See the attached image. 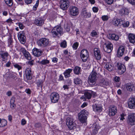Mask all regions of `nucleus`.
I'll return each mask as SVG.
<instances>
[{"mask_svg": "<svg viewBox=\"0 0 135 135\" xmlns=\"http://www.w3.org/2000/svg\"><path fill=\"white\" fill-rule=\"evenodd\" d=\"M94 54L97 59L99 60L101 58V55L99 49L95 48L94 49Z\"/></svg>", "mask_w": 135, "mask_h": 135, "instance_id": "4be33fe9", "label": "nucleus"}, {"mask_svg": "<svg viewBox=\"0 0 135 135\" xmlns=\"http://www.w3.org/2000/svg\"><path fill=\"white\" fill-rule=\"evenodd\" d=\"M6 76L8 78H12L14 79H16L17 78L16 76L14 74L9 72H7L6 74Z\"/></svg>", "mask_w": 135, "mask_h": 135, "instance_id": "2f4dec72", "label": "nucleus"}, {"mask_svg": "<svg viewBox=\"0 0 135 135\" xmlns=\"http://www.w3.org/2000/svg\"><path fill=\"white\" fill-rule=\"evenodd\" d=\"M18 25L20 28L21 30L23 29L24 27V26L21 23H18Z\"/></svg>", "mask_w": 135, "mask_h": 135, "instance_id": "5fc2aeb1", "label": "nucleus"}, {"mask_svg": "<svg viewBox=\"0 0 135 135\" xmlns=\"http://www.w3.org/2000/svg\"><path fill=\"white\" fill-rule=\"evenodd\" d=\"M6 4L9 6H12L13 2L12 0H4Z\"/></svg>", "mask_w": 135, "mask_h": 135, "instance_id": "58836bf2", "label": "nucleus"}, {"mask_svg": "<svg viewBox=\"0 0 135 135\" xmlns=\"http://www.w3.org/2000/svg\"><path fill=\"white\" fill-rule=\"evenodd\" d=\"M124 49V48L123 46H120L119 47L117 52V55L118 57H120L123 55Z\"/></svg>", "mask_w": 135, "mask_h": 135, "instance_id": "a878e982", "label": "nucleus"}, {"mask_svg": "<svg viewBox=\"0 0 135 135\" xmlns=\"http://www.w3.org/2000/svg\"><path fill=\"white\" fill-rule=\"evenodd\" d=\"M81 15V16L84 18H88L91 16V13L88 12L85 8H84L82 9Z\"/></svg>", "mask_w": 135, "mask_h": 135, "instance_id": "aec40b11", "label": "nucleus"}, {"mask_svg": "<svg viewBox=\"0 0 135 135\" xmlns=\"http://www.w3.org/2000/svg\"><path fill=\"white\" fill-rule=\"evenodd\" d=\"M109 84L108 80L106 79L102 78L100 81V85L104 87L108 86Z\"/></svg>", "mask_w": 135, "mask_h": 135, "instance_id": "412c9836", "label": "nucleus"}, {"mask_svg": "<svg viewBox=\"0 0 135 135\" xmlns=\"http://www.w3.org/2000/svg\"><path fill=\"white\" fill-rule=\"evenodd\" d=\"M18 37L19 40L22 44H23L25 43L26 41V37L24 31L19 32L18 34Z\"/></svg>", "mask_w": 135, "mask_h": 135, "instance_id": "9d476101", "label": "nucleus"}, {"mask_svg": "<svg viewBox=\"0 0 135 135\" xmlns=\"http://www.w3.org/2000/svg\"><path fill=\"white\" fill-rule=\"evenodd\" d=\"M50 99L51 102L53 103H57L59 99V94L55 92H53L50 95Z\"/></svg>", "mask_w": 135, "mask_h": 135, "instance_id": "6e6552de", "label": "nucleus"}, {"mask_svg": "<svg viewBox=\"0 0 135 135\" xmlns=\"http://www.w3.org/2000/svg\"><path fill=\"white\" fill-rule=\"evenodd\" d=\"M78 44L77 42L74 43L72 47L74 50H76L78 46Z\"/></svg>", "mask_w": 135, "mask_h": 135, "instance_id": "de8ad7c7", "label": "nucleus"}, {"mask_svg": "<svg viewBox=\"0 0 135 135\" xmlns=\"http://www.w3.org/2000/svg\"><path fill=\"white\" fill-rule=\"evenodd\" d=\"M92 92V91H90V92H86L85 93V95L86 98L87 99H89L91 98V93Z\"/></svg>", "mask_w": 135, "mask_h": 135, "instance_id": "c9c22d12", "label": "nucleus"}, {"mask_svg": "<svg viewBox=\"0 0 135 135\" xmlns=\"http://www.w3.org/2000/svg\"><path fill=\"white\" fill-rule=\"evenodd\" d=\"M97 74L96 71L93 70L90 73L88 79V81L90 85H94L96 83L97 79Z\"/></svg>", "mask_w": 135, "mask_h": 135, "instance_id": "f257e3e1", "label": "nucleus"}, {"mask_svg": "<svg viewBox=\"0 0 135 135\" xmlns=\"http://www.w3.org/2000/svg\"><path fill=\"white\" fill-rule=\"evenodd\" d=\"M25 2L27 4H30L31 3L32 0H25Z\"/></svg>", "mask_w": 135, "mask_h": 135, "instance_id": "e2e57ef3", "label": "nucleus"}, {"mask_svg": "<svg viewBox=\"0 0 135 135\" xmlns=\"http://www.w3.org/2000/svg\"><path fill=\"white\" fill-rule=\"evenodd\" d=\"M15 100V97H12L11 98L10 101V103H14Z\"/></svg>", "mask_w": 135, "mask_h": 135, "instance_id": "4d7b16f0", "label": "nucleus"}, {"mask_svg": "<svg viewBox=\"0 0 135 135\" xmlns=\"http://www.w3.org/2000/svg\"><path fill=\"white\" fill-rule=\"evenodd\" d=\"M117 111V107L115 106H110L109 109V115L110 116L114 115Z\"/></svg>", "mask_w": 135, "mask_h": 135, "instance_id": "6ab92c4d", "label": "nucleus"}, {"mask_svg": "<svg viewBox=\"0 0 135 135\" xmlns=\"http://www.w3.org/2000/svg\"><path fill=\"white\" fill-rule=\"evenodd\" d=\"M103 47L104 51L108 53H110L113 48L112 45L110 42L105 43Z\"/></svg>", "mask_w": 135, "mask_h": 135, "instance_id": "1a4fd4ad", "label": "nucleus"}, {"mask_svg": "<svg viewBox=\"0 0 135 135\" xmlns=\"http://www.w3.org/2000/svg\"><path fill=\"white\" fill-rule=\"evenodd\" d=\"M128 2L131 4L133 5L135 4V0H131V1L132 2H129V0H127Z\"/></svg>", "mask_w": 135, "mask_h": 135, "instance_id": "0e129e2a", "label": "nucleus"}, {"mask_svg": "<svg viewBox=\"0 0 135 135\" xmlns=\"http://www.w3.org/2000/svg\"><path fill=\"white\" fill-rule=\"evenodd\" d=\"M115 81L116 82H119L120 80V78L119 77L116 76L114 78Z\"/></svg>", "mask_w": 135, "mask_h": 135, "instance_id": "bf43d9fd", "label": "nucleus"}, {"mask_svg": "<svg viewBox=\"0 0 135 135\" xmlns=\"http://www.w3.org/2000/svg\"><path fill=\"white\" fill-rule=\"evenodd\" d=\"M119 73L120 74L123 73L126 71V68L125 66L120 63H118L117 65Z\"/></svg>", "mask_w": 135, "mask_h": 135, "instance_id": "ddd939ff", "label": "nucleus"}, {"mask_svg": "<svg viewBox=\"0 0 135 135\" xmlns=\"http://www.w3.org/2000/svg\"><path fill=\"white\" fill-rule=\"evenodd\" d=\"M59 4L60 8L63 10H65L69 7V2L68 0H60Z\"/></svg>", "mask_w": 135, "mask_h": 135, "instance_id": "423d86ee", "label": "nucleus"}, {"mask_svg": "<svg viewBox=\"0 0 135 135\" xmlns=\"http://www.w3.org/2000/svg\"><path fill=\"white\" fill-rule=\"evenodd\" d=\"M81 56L82 61L83 62L86 61L89 57V54L88 51L83 49L81 52Z\"/></svg>", "mask_w": 135, "mask_h": 135, "instance_id": "f8f14e48", "label": "nucleus"}, {"mask_svg": "<svg viewBox=\"0 0 135 135\" xmlns=\"http://www.w3.org/2000/svg\"><path fill=\"white\" fill-rule=\"evenodd\" d=\"M128 37L130 42L133 44L135 42V35L132 33L130 34Z\"/></svg>", "mask_w": 135, "mask_h": 135, "instance_id": "c85d7f7f", "label": "nucleus"}, {"mask_svg": "<svg viewBox=\"0 0 135 135\" xmlns=\"http://www.w3.org/2000/svg\"><path fill=\"white\" fill-rule=\"evenodd\" d=\"M123 24L122 25L124 27H128L129 25V22L128 21H127L125 22V21L124 19H122Z\"/></svg>", "mask_w": 135, "mask_h": 135, "instance_id": "79ce46f5", "label": "nucleus"}, {"mask_svg": "<svg viewBox=\"0 0 135 135\" xmlns=\"http://www.w3.org/2000/svg\"><path fill=\"white\" fill-rule=\"evenodd\" d=\"M87 105V104L86 103H84L81 105V107L82 108H84Z\"/></svg>", "mask_w": 135, "mask_h": 135, "instance_id": "338daca9", "label": "nucleus"}, {"mask_svg": "<svg viewBox=\"0 0 135 135\" xmlns=\"http://www.w3.org/2000/svg\"><path fill=\"white\" fill-rule=\"evenodd\" d=\"M62 28L60 26H57L54 27L52 30V33L53 36L56 37L58 36L59 34L60 35L62 32Z\"/></svg>", "mask_w": 135, "mask_h": 135, "instance_id": "20e7f679", "label": "nucleus"}, {"mask_svg": "<svg viewBox=\"0 0 135 135\" xmlns=\"http://www.w3.org/2000/svg\"><path fill=\"white\" fill-rule=\"evenodd\" d=\"M58 60V59L56 57L53 58L52 59V61L54 62H56Z\"/></svg>", "mask_w": 135, "mask_h": 135, "instance_id": "69168bd1", "label": "nucleus"}, {"mask_svg": "<svg viewBox=\"0 0 135 135\" xmlns=\"http://www.w3.org/2000/svg\"><path fill=\"white\" fill-rule=\"evenodd\" d=\"M92 9L93 11L94 12H97L98 11V8L96 7H93Z\"/></svg>", "mask_w": 135, "mask_h": 135, "instance_id": "052dcab7", "label": "nucleus"}, {"mask_svg": "<svg viewBox=\"0 0 135 135\" xmlns=\"http://www.w3.org/2000/svg\"><path fill=\"white\" fill-rule=\"evenodd\" d=\"M20 51L23 54L25 57L27 59L29 60L31 59V55L24 48H21L20 49Z\"/></svg>", "mask_w": 135, "mask_h": 135, "instance_id": "2eb2a0df", "label": "nucleus"}, {"mask_svg": "<svg viewBox=\"0 0 135 135\" xmlns=\"http://www.w3.org/2000/svg\"><path fill=\"white\" fill-rule=\"evenodd\" d=\"M127 90L129 91H132L135 90V85L132 83H127L126 84Z\"/></svg>", "mask_w": 135, "mask_h": 135, "instance_id": "a211bd4d", "label": "nucleus"}, {"mask_svg": "<svg viewBox=\"0 0 135 135\" xmlns=\"http://www.w3.org/2000/svg\"><path fill=\"white\" fill-rule=\"evenodd\" d=\"M80 68L78 66H76L74 70V71L75 74L78 75L80 72Z\"/></svg>", "mask_w": 135, "mask_h": 135, "instance_id": "72a5a7b5", "label": "nucleus"}, {"mask_svg": "<svg viewBox=\"0 0 135 135\" xmlns=\"http://www.w3.org/2000/svg\"><path fill=\"white\" fill-rule=\"evenodd\" d=\"M102 18L103 21H106L108 19V17L107 16L104 15L102 16Z\"/></svg>", "mask_w": 135, "mask_h": 135, "instance_id": "603ef678", "label": "nucleus"}, {"mask_svg": "<svg viewBox=\"0 0 135 135\" xmlns=\"http://www.w3.org/2000/svg\"><path fill=\"white\" fill-rule=\"evenodd\" d=\"M32 52L35 56L38 57L41 55L42 52L40 50L35 48L32 50Z\"/></svg>", "mask_w": 135, "mask_h": 135, "instance_id": "393cba45", "label": "nucleus"}, {"mask_svg": "<svg viewBox=\"0 0 135 135\" xmlns=\"http://www.w3.org/2000/svg\"><path fill=\"white\" fill-rule=\"evenodd\" d=\"M13 66L14 67L17 69L18 70H19L21 69L22 68V67L19 65L17 64H15L13 65Z\"/></svg>", "mask_w": 135, "mask_h": 135, "instance_id": "a18cd8bd", "label": "nucleus"}, {"mask_svg": "<svg viewBox=\"0 0 135 135\" xmlns=\"http://www.w3.org/2000/svg\"><path fill=\"white\" fill-rule=\"evenodd\" d=\"M33 60H32L31 61H29L28 62V64L30 65L31 66L33 64Z\"/></svg>", "mask_w": 135, "mask_h": 135, "instance_id": "680f3d73", "label": "nucleus"}, {"mask_svg": "<svg viewBox=\"0 0 135 135\" xmlns=\"http://www.w3.org/2000/svg\"><path fill=\"white\" fill-rule=\"evenodd\" d=\"M126 115V114L125 113H122L120 115V120H123L124 119V117Z\"/></svg>", "mask_w": 135, "mask_h": 135, "instance_id": "864d4df0", "label": "nucleus"}, {"mask_svg": "<svg viewBox=\"0 0 135 135\" xmlns=\"http://www.w3.org/2000/svg\"><path fill=\"white\" fill-rule=\"evenodd\" d=\"M94 128L93 129L94 133H96L98 132V131L100 128V127L98 125H97L96 124H94Z\"/></svg>", "mask_w": 135, "mask_h": 135, "instance_id": "e433bc0d", "label": "nucleus"}, {"mask_svg": "<svg viewBox=\"0 0 135 135\" xmlns=\"http://www.w3.org/2000/svg\"><path fill=\"white\" fill-rule=\"evenodd\" d=\"M49 61L46 59H44L42 60L40 62V63L42 65H45L49 64Z\"/></svg>", "mask_w": 135, "mask_h": 135, "instance_id": "ea45409f", "label": "nucleus"}, {"mask_svg": "<svg viewBox=\"0 0 135 135\" xmlns=\"http://www.w3.org/2000/svg\"><path fill=\"white\" fill-rule=\"evenodd\" d=\"M26 123V121L25 119H22L21 121V124L22 125H25Z\"/></svg>", "mask_w": 135, "mask_h": 135, "instance_id": "6e6d98bb", "label": "nucleus"}, {"mask_svg": "<svg viewBox=\"0 0 135 135\" xmlns=\"http://www.w3.org/2000/svg\"><path fill=\"white\" fill-rule=\"evenodd\" d=\"M107 37L109 39L117 41L119 39V36L115 34L109 33L107 35Z\"/></svg>", "mask_w": 135, "mask_h": 135, "instance_id": "5701e85b", "label": "nucleus"}, {"mask_svg": "<svg viewBox=\"0 0 135 135\" xmlns=\"http://www.w3.org/2000/svg\"><path fill=\"white\" fill-rule=\"evenodd\" d=\"M66 124L68 128L70 129H74L76 128V124L74 123L73 119L68 117L66 119Z\"/></svg>", "mask_w": 135, "mask_h": 135, "instance_id": "39448f33", "label": "nucleus"}, {"mask_svg": "<svg viewBox=\"0 0 135 135\" xmlns=\"http://www.w3.org/2000/svg\"><path fill=\"white\" fill-rule=\"evenodd\" d=\"M49 39L45 38H42L37 42L38 45L40 46L45 47L49 45Z\"/></svg>", "mask_w": 135, "mask_h": 135, "instance_id": "7ed1b4c3", "label": "nucleus"}, {"mask_svg": "<svg viewBox=\"0 0 135 135\" xmlns=\"http://www.w3.org/2000/svg\"><path fill=\"white\" fill-rule=\"evenodd\" d=\"M79 10L76 7L73 6L70 7L69 9V13L70 15L75 16L79 14Z\"/></svg>", "mask_w": 135, "mask_h": 135, "instance_id": "9b49d317", "label": "nucleus"}, {"mask_svg": "<svg viewBox=\"0 0 135 135\" xmlns=\"http://www.w3.org/2000/svg\"><path fill=\"white\" fill-rule=\"evenodd\" d=\"M31 71V68H27L25 71V75L27 79L28 80H30L32 78Z\"/></svg>", "mask_w": 135, "mask_h": 135, "instance_id": "dca6fc26", "label": "nucleus"}, {"mask_svg": "<svg viewBox=\"0 0 135 135\" xmlns=\"http://www.w3.org/2000/svg\"><path fill=\"white\" fill-rule=\"evenodd\" d=\"M64 28L66 31L68 32L69 31L70 29V25L67 23H65L64 25Z\"/></svg>", "mask_w": 135, "mask_h": 135, "instance_id": "4c0bfd02", "label": "nucleus"}, {"mask_svg": "<svg viewBox=\"0 0 135 135\" xmlns=\"http://www.w3.org/2000/svg\"><path fill=\"white\" fill-rule=\"evenodd\" d=\"M128 10L126 8H123L119 10V13L120 15H127L128 13Z\"/></svg>", "mask_w": 135, "mask_h": 135, "instance_id": "bb28decb", "label": "nucleus"}, {"mask_svg": "<svg viewBox=\"0 0 135 135\" xmlns=\"http://www.w3.org/2000/svg\"><path fill=\"white\" fill-rule=\"evenodd\" d=\"M93 110L95 112H99L101 110V108L96 105L93 106Z\"/></svg>", "mask_w": 135, "mask_h": 135, "instance_id": "f704fd0d", "label": "nucleus"}, {"mask_svg": "<svg viewBox=\"0 0 135 135\" xmlns=\"http://www.w3.org/2000/svg\"><path fill=\"white\" fill-rule=\"evenodd\" d=\"M35 24L37 26H41L44 24L43 20L41 18L36 19L34 22Z\"/></svg>", "mask_w": 135, "mask_h": 135, "instance_id": "cd10ccee", "label": "nucleus"}, {"mask_svg": "<svg viewBox=\"0 0 135 135\" xmlns=\"http://www.w3.org/2000/svg\"><path fill=\"white\" fill-rule=\"evenodd\" d=\"M39 1H37L35 5L33 7V9L34 10H36L37 9V7H38L39 4Z\"/></svg>", "mask_w": 135, "mask_h": 135, "instance_id": "09e8293b", "label": "nucleus"}, {"mask_svg": "<svg viewBox=\"0 0 135 135\" xmlns=\"http://www.w3.org/2000/svg\"><path fill=\"white\" fill-rule=\"evenodd\" d=\"M0 54L1 56V57L3 59V61H5L7 59V57L9 55L7 52H0Z\"/></svg>", "mask_w": 135, "mask_h": 135, "instance_id": "c756f323", "label": "nucleus"}, {"mask_svg": "<svg viewBox=\"0 0 135 135\" xmlns=\"http://www.w3.org/2000/svg\"><path fill=\"white\" fill-rule=\"evenodd\" d=\"M122 19H119L116 18L113 19L112 22V23L115 26H120L123 24Z\"/></svg>", "mask_w": 135, "mask_h": 135, "instance_id": "f3484780", "label": "nucleus"}, {"mask_svg": "<svg viewBox=\"0 0 135 135\" xmlns=\"http://www.w3.org/2000/svg\"><path fill=\"white\" fill-rule=\"evenodd\" d=\"M67 46L66 42L65 40H64L60 44V46L63 48H65Z\"/></svg>", "mask_w": 135, "mask_h": 135, "instance_id": "c03bdc74", "label": "nucleus"}, {"mask_svg": "<svg viewBox=\"0 0 135 135\" xmlns=\"http://www.w3.org/2000/svg\"><path fill=\"white\" fill-rule=\"evenodd\" d=\"M8 44L9 46L12 45L13 43V40L11 37H10L8 40Z\"/></svg>", "mask_w": 135, "mask_h": 135, "instance_id": "8fccbe9b", "label": "nucleus"}, {"mask_svg": "<svg viewBox=\"0 0 135 135\" xmlns=\"http://www.w3.org/2000/svg\"><path fill=\"white\" fill-rule=\"evenodd\" d=\"M12 20L11 18H9L6 21V22L11 23L12 22Z\"/></svg>", "mask_w": 135, "mask_h": 135, "instance_id": "774afa93", "label": "nucleus"}, {"mask_svg": "<svg viewBox=\"0 0 135 135\" xmlns=\"http://www.w3.org/2000/svg\"><path fill=\"white\" fill-rule=\"evenodd\" d=\"M74 82L75 84H79L81 82L80 79L78 78H76L74 80Z\"/></svg>", "mask_w": 135, "mask_h": 135, "instance_id": "37998d69", "label": "nucleus"}, {"mask_svg": "<svg viewBox=\"0 0 135 135\" xmlns=\"http://www.w3.org/2000/svg\"><path fill=\"white\" fill-rule=\"evenodd\" d=\"M43 83V81L41 79L38 80L37 82V86L38 87H39L41 86L42 84Z\"/></svg>", "mask_w": 135, "mask_h": 135, "instance_id": "49530a36", "label": "nucleus"}, {"mask_svg": "<svg viewBox=\"0 0 135 135\" xmlns=\"http://www.w3.org/2000/svg\"><path fill=\"white\" fill-rule=\"evenodd\" d=\"M10 106L12 109H13L15 107L16 105L14 103H10Z\"/></svg>", "mask_w": 135, "mask_h": 135, "instance_id": "13d9d810", "label": "nucleus"}, {"mask_svg": "<svg viewBox=\"0 0 135 135\" xmlns=\"http://www.w3.org/2000/svg\"><path fill=\"white\" fill-rule=\"evenodd\" d=\"M127 122L128 124L131 125L135 124V113L131 114L128 115Z\"/></svg>", "mask_w": 135, "mask_h": 135, "instance_id": "0eeeda50", "label": "nucleus"}, {"mask_svg": "<svg viewBox=\"0 0 135 135\" xmlns=\"http://www.w3.org/2000/svg\"><path fill=\"white\" fill-rule=\"evenodd\" d=\"M104 68L109 71H111L113 69V67L112 64L110 62L105 63Z\"/></svg>", "mask_w": 135, "mask_h": 135, "instance_id": "b1692460", "label": "nucleus"}, {"mask_svg": "<svg viewBox=\"0 0 135 135\" xmlns=\"http://www.w3.org/2000/svg\"><path fill=\"white\" fill-rule=\"evenodd\" d=\"M128 105L130 109H133L135 108V98H130L128 101Z\"/></svg>", "mask_w": 135, "mask_h": 135, "instance_id": "4468645a", "label": "nucleus"}, {"mask_svg": "<svg viewBox=\"0 0 135 135\" xmlns=\"http://www.w3.org/2000/svg\"><path fill=\"white\" fill-rule=\"evenodd\" d=\"M87 112L85 110H82L78 114V117L80 121L82 123L85 122L87 119L86 115Z\"/></svg>", "mask_w": 135, "mask_h": 135, "instance_id": "f03ea898", "label": "nucleus"}, {"mask_svg": "<svg viewBox=\"0 0 135 135\" xmlns=\"http://www.w3.org/2000/svg\"><path fill=\"white\" fill-rule=\"evenodd\" d=\"M98 33L95 30H93L91 32L90 35L92 37H95L98 35Z\"/></svg>", "mask_w": 135, "mask_h": 135, "instance_id": "a19ab883", "label": "nucleus"}, {"mask_svg": "<svg viewBox=\"0 0 135 135\" xmlns=\"http://www.w3.org/2000/svg\"><path fill=\"white\" fill-rule=\"evenodd\" d=\"M7 122L4 119H1L0 118V127H3L5 126L7 124Z\"/></svg>", "mask_w": 135, "mask_h": 135, "instance_id": "473e14b6", "label": "nucleus"}, {"mask_svg": "<svg viewBox=\"0 0 135 135\" xmlns=\"http://www.w3.org/2000/svg\"><path fill=\"white\" fill-rule=\"evenodd\" d=\"M114 0H104L105 2L108 4H112Z\"/></svg>", "mask_w": 135, "mask_h": 135, "instance_id": "3c124183", "label": "nucleus"}, {"mask_svg": "<svg viewBox=\"0 0 135 135\" xmlns=\"http://www.w3.org/2000/svg\"><path fill=\"white\" fill-rule=\"evenodd\" d=\"M73 69H69L66 70L64 73V76L66 78H68L70 76V73L72 71Z\"/></svg>", "mask_w": 135, "mask_h": 135, "instance_id": "7c9ffc66", "label": "nucleus"}]
</instances>
